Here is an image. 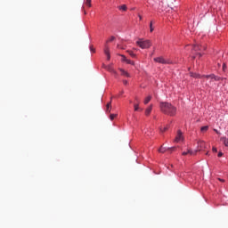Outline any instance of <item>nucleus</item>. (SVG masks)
<instances>
[{
    "mask_svg": "<svg viewBox=\"0 0 228 228\" xmlns=\"http://www.w3.org/2000/svg\"><path fill=\"white\" fill-rule=\"evenodd\" d=\"M135 101L137 103H134V111H138V110H139L138 104L140 103V101L138 100V98H135Z\"/></svg>",
    "mask_w": 228,
    "mask_h": 228,
    "instance_id": "ddd939ff",
    "label": "nucleus"
},
{
    "mask_svg": "<svg viewBox=\"0 0 228 228\" xmlns=\"http://www.w3.org/2000/svg\"><path fill=\"white\" fill-rule=\"evenodd\" d=\"M124 85H127V80H123Z\"/></svg>",
    "mask_w": 228,
    "mask_h": 228,
    "instance_id": "f704fd0d",
    "label": "nucleus"
},
{
    "mask_svg": "<svg viewBox=\"0 0 228 228\" xmlns=\"http://www.w3.org/2000/svg\"><path fill=\"white\" fill-rule=\"evenodd\" d=\"M104 53L106 54L108 61L111 60V55L110 54V47H108V45H105Z\"/></svg>",
    "mask_w": 228,
    "mask_h": 228,
    "instance_id": "6e6552de",
    "label": "nucleus"
},
{
    "mask_svg": "<svg viewBox=\"0 0 228 228\" xmlns=\"http://www.w3.org/2000/svg\"><path fill=\"white\" fill-rule=\"evenodd\" d=\"M126 63H127L128 65H134V61L128 60V59H126Z\"/></svg>",
    "mask_w": 228,
    "mask_h": 228,
    "instance_id": "393cba45",
    "label": "nucleus"
},
{
    "mask_svg": "<svg viewBox=\"0 0 228 228\" xmlns=\"http://www.w3.org/2000/svg\"><path fill=\"white\" fill-rule=\"evenodd\" d=\"M198 147L202 151V149H206V142L204 141L198 142Z\"/></svg>",
    "mask_w": 228,
    "mask_h": 228,
    "instance_id": "9d476101",
    "label": "nucleus"
},
{
    "mask_svg": "<svg viewBox=\"0 0 228 228\" xmlns=\"http://www.w3.org/2000/svg\"><path fill=\"white\" fill-rule=\"evenodd\" d=\"M90 51L91 53H95V48H94V45H90Z\"/></svg>",
    "mask_w": 228,
    "mask_h": 228,
    "instance_id": "c85d7f7f",
    "label": "nucleus"
},
{
    "mask_svg": "<svg viewBox=\"0 0 228 228\" xmlns=\"http://www.w3.org/2000/svg\"><path fill=\"white\" fill-rule=\"evenodd\" d=\"M192 59L195 60V56H192Z\"/></svg>",
    "mask_w": 228,
    "mask_h": 228,
    "instance_id": "4c0bfd02",
    "label": "nucleus"
},
{
    "mask_svg": "<svg viewBox=\"0 0 228 228\" xmlns=\"http://www.w3.org/2000/svg\"><path fill=\"white\" fill-rule=\"evenodd\" d=\"M151 99H152V96L149 95L144 99V104H149L151 102Z\"/></svg>",
    "mask_w": 228,
    "mask_h": 228,
    "instance_id": "2eb2a0df",
    "label": "nucleus"
},
{
    "mask_svg": "<svg viewBox=\"0 0 228 228\" xmlns=\"http://www.w3.org/2000/svg\"><path fill=\"white\" fill-rule=\"evenodd\" d=\"M160 111L165 115H169V117H175L177 113V108L172 105V103H168L167 102H161L159 103Z\"/></svg>",
    "mask_w": 228,
    "mask_h": 228,
    "instance_id": "f257e3e1",
    "label": "nucleus"
},
{
    "mask_svg": "<svg viewBox=\"0 0 228 228\" xmlns=\"http://www.w3.org/2000/svg\"><path fill=\"white\" fill-rule=\"evenodd\" d=\"M138 17H139V20H142V15L139 14Z\"/></svg>",
    "mask_w": 228,
    "mask_h": 228,
    "instance_id": "c9c22d12",
    "label": "nucleus"
},
{
    "mask_svg": "<svg viewBox=\"0 0 228 228\" xmlns=\"http://www.w3.org/2000/svg\"><path fill=\"white\" fill-rule=\"evenodd\" d=\"M86 6H88V8L92 7V0H86L85 1Z\"/></svg>",
    "mask_w": 228,
    "mask_h": 228,
    "instance_id": "dca6fc26",
    "label": "nucleus"
},
{
    "mask_svg": "<svg viewBox=\"0 0 228 228\" xmlns=\"http://www.w3.org/2000/svg\"><path fill=\"white\" fill-rule=\"evenodd\" d=\"M175 147H171L167 149V151H175Z\"/></svg>",
    "mask_w": 228,
    "mask_h": 228,
    "instance_id": "473e14b6",
    "label": "nucleus"
},
{
    "mask_svg": "<svg viewBox=\"0 0 228 228\" xmlns=\"http://www.w3.org/2000/svg\"><path fill=\"white\" fill-rule=\"evenodd\" d=\"M222 156H224V153H223L222 151H220V152L218 153V158H222Z\"/></svg>",
    "mask_w": 228,
    "mask_h": 228,
    "instance_id": "2f4dec72",
    "label": "nucleus"
},
{
    "mask_svg": "<svg viewBox=\"0 0 228 228\" xmlns=\"http://www.w3.org/2000/svg\"><path fill=\"white\" fill-rule=\"evenodd\" d=\"M118 9L121 10L122 12H126L127 10V5L123 4V5L119 6Z\"/></svg>",
    "mask_w": 228,
    "mask_h": 228,
    "instance_id": "f3484780",
    "label": "nucleus"
},
{
    "mask_svg": "<svg viewBox=\"0 0 228 228\" xmlns=\"http://www.w3.org/2000/svg\"><path fill=\"white\" fill-rule=\"evenodd\" d=\"M163 1H160L159 4V10H161V12H163Z\"/></svg>",
    "mask_w": 228,
    "mask_h": 228,
    "instance_id": "b1692460",
    "label": "nucleus"
},
{
    "mask_svg": "<svg viewBox=\"0 0 228 228\" xmlns=\"http://www.w3.org/2000/svg\"><path fill=\"white\" fill-rule=\"evenodd\" d=\"M215 133H216V134H220V132L216 129H214Z\"/></svg>",
    "mask_w": 228,
    "mask_h": 228,
    "instance_id": "72a5a7b5",
    "label": "nucleus"
},
{
    "mask_svg": "<svg viewBox=\"0 0 228 228\" xmlns=\"http://www.w3.org/2000/svg\"><path fill=\"white\" fill-rule=\"evenodd\" d=\"M209 129L208 126H201L200 131L202 133H206Z\"/></svg>",
    "mask_w": 228,
    "mask_h": 228,
    "instance_id": "a211bd4d",
    "label": "nucleus"
},
{
    "mask_svg": "<svg viewBox=\"0 0 228 228\" xmlns=\"http://www.w3.org/2000/svg\"><path fill=\"white\" fill-rule=\"evenodd\" d=\"M183 132H181V130L177 131V135L175 139V142H176V143H179V142H183Z\"/></svg>",
    "mask_w": 228,
    "mask_h": 228,
    "instance_id": "423d86ee",
    "label": "nucleus"
},
{
    "mask_svg": "<svg viewBox=\"0 0 228 228\" xmlns=\"http://www.w3.org/2000/svg\"><path fill=\"white\" fill-rule=\"evenodd\" d=\"M188 154L191 156H195V154H197V151H193L191 150H188L187 151L183 152V156H188Z\"/></svg>",
    "mask_w": 228,
    "mask_h": 228,
    "instance_id": "1a4fd4ad",
    "label": "nucleus"
},
{
    "mask_svg": "<svg viewBox=\"0 0 228 228\" xmlns=\"http://www.w3.org/2000/svg\"><path fill=\"white\" fill-rule=\"evenodd\" d=\"M103 69H106L109 72H111L112 74L117 75V71L113 69V66L111 64L106 66L103 64Z\"/></svg>",
    "mask_w": 228,
    "mask_h": 228,
    "instance_id": "0eeeda50",
    "label": "nucleus"
},
{
    "mask_svg": "<svg viewBox=\"0 0 228 228\" xmlns=\"http://www.w3.org/2000/svg\"><path fill=\"white\" fill-rule=\"evenodd\" d=\"M127 53L130 56H132V58H136V54H134V53H133V51H127Z\"/></svg>",
    "mask_w": 228,
    "mask_h": 228,
    "instance_id": "5701e85b",
    "label": "nucleus"
},
{
    "mask_svg": "<svg viewBox=\"0 0 228 228\" xmlns=\"http://www.w3.org/2000/svg\"><path fill=\"white\" fill-rule=\"evenodd\" d=\"M113 40H115V37L112 36L107 42H113Z\"/></svg>",
    "mask_w": 228,
    "mask_h": 228,
    "instance_id": "c756f323",
    "label": "nucleus"
},
{
    "mask_svg": "<svg viewBox=\"0 0 228 228\" xmlns=\"http://www.w3.org/2000/svg\"><path fill=\"white\" fill-rule=\"evenodd\" d=\"M136 45L141 47V49H149L151 45H152V43L151 40H143V39H139L136 42Z\"/></svg>",
    "mask_w": 228,
    "mask_h": 228,
    "instance_id": "f03ea898",
    "label": "nucleus"
},
{
    "mask_svg": "<svg viewBox=\"0 0 228 228\" xmlns=\"http://www.w3.org/2000/svg\"><path fill=\"white\" fill-rule=\"evenodd\" d=\"M212 151H213V152H218V150L216 149V147H213Z\"/></svg>",
    "mask_w": 228,
    "mask_h": 228,
    "instance_id": "7c9ffc66",
    "label": "nucleus"
},
{
    "mask_svg": "<svg viewBox=\"0 0 228 228\" xmlns=\"http://www.w3.org/2000/svg\"><path fill=\"white\" fill-rule=\"evenodd\" d=\"M154 61H156L157 63H162V65H168V64H170V61L165 60L163 57L154 58Z\"/></svg>",
    "mask_w": 228,
    "mask_h": 228,
    "instance_id": "20e7f679",
    "label": "nucleus"
},
{
    "mask_svg": "<svg viewBox=\"0 0 228 228\" xmlns=\"http://www.w3.org/2000/svg\"><path fill=\"white\" fill-rule=\"evenodd\" d=\"M150 31L152 33L154 31V28L152 27V21L150 23Z\"/></svg>",
    "mask_w": 228,
    "mask_h": 228,
    "instance_id": "a878e982",
    "label": "nucleus"
},
{
    "mask_svg": "<svg viewBox=\"0 0 228 228\" xmlns=\"http://www.w3.org/2000/svg\"><path fill=\"white\" fill-rule=\"evenodd\" d=\"M159 131H160V133H165V131H168V126H165L164 128L160 127Z\"/></svg>",
    "mask_w": 228,
    "mask_h": 228,
    "instance_id": "4be33fe9",
    "label": "nucleus"
},
{
    "mask_svg": "<svg viewBox=\"0 0 228 228\" xmlns=\"http://www.w3.org/2000/svg\"><path fill=\"white\" fill-rule=\"evenodd\" d=\"M107 111H109V113L111 111V102H110L107 104Z\"/></svg>",
    "mask_w": 228,
    "mask_h": 228,
    "instance_id": "412c9836",
    "label": "nucleus"
},
{
    "mask_svg": "<svg viewBox=\"0 0 228 228\" xmlns=\"http://www.w3.org/2000/svg\"><path fill=\"white\" fill-rule=\"evenodd\" d=\"M203 77H207V79H211L212 81H220L221 77L218 76H215L214 74L212 75H206L203 76Z\"/></svg>",
    "mask_w": 228,
    "mask_h": 228,
    "instance_id": "39448f33",
    "label": "nucleus"
},
{
    "mask_svg": "<svg viewBox=\"0 0 228 228\" xmlns=\"http://www.w3.org/2000/svg\"><path fill=\"white\" fill-rule=\"evenodd\" d=\"M152 111V105H150L146 110H145V115L146 117H149Z\"/></svg>",
    "mask_w": 228,
    "mask_h": 228,
    "instance_id": "9b49d317",
    "label": "nucleus"
},
{
    "mask_svg": "<svg viewBox=\"0 0 228 228\" xmlns=\"http://www.w3.org/2000/svg\"><path fill=\"white\" fill-rule=\"evenodd\" d=\"M121 56V61H127V58L126 57V55H120Z\"/></svg>",
    "mask_w": 228,
    "mask_h": 228,
    "instance_id": "bb28decb",
    "label": "nucleus"
},
{
    "mask_svg": "<svg viewBox=\"0 0 228 228\" xmlns=\"http://www.w3.org/2000/svg\"><path fill=\"white\" fill-rule=\"evenodd\" d=\"M115 117H117V114H110V120H114Z\"/></svg>",
    "mask_w": 228,
    "mask_h": 228,
    "instance_id": "cd10ccee",
    "label": "nucleus"
},
{
    "mask_svg": "<svg viewBox=\"0 0 228 228\" xmlns=\"http://www.w3.org/2000/svg\"><path fill=\"white\" fill-rule=\"evenodd\" d=\"M192 51H194L199 55V57L201 58L202 53H199V51H206V47H202V45H194L192 47Z\"/></svg>",
    "mask_w": 228,
    "mask_h": 228,
    "instance_id": "7ed1b4c3",
    "label": "nucleus"
},
{
    "mask_svg": "<svg viewBox=\"0 0 228 228\" xmlns=\"http://www.w3.org/2000/svg\"><path fill=\"white\" fill-rule=\"evenodd\" d=\"M224 145H225V147H228V138L227 137H222L221 138Z\"/></svg>",
    "mask_w": 228,
    "mask_h": 228,
    "instance_id": "4468645a",
    "label": "nucleus"
},
{
    "mask_svg": "<svg viewBox=\"0 0 228 228\" xmlns=\"http://www.w3.org/2000/svg\"><path fill=\"white\" fill-rule=\"evenodd\" d=\"M190 75H191V77H200V75L197 73L191 72Z\"/></svg>",
    "mask_w": 228,
    "mask_h": 228,
    "instance_id": "6ab92c4d",
    "label": "nucleus"
},
{
    "mask_svg": "<svg viewBox=\"0 0 228 228\" xmlns=\"http://www.w3.org/2000/svg\"><path fill=\"white\" fill-rule=\"evenodd\" d=\"M159 152H161L162 154H163L164 152H167V148L161 146V147L159 148Z\"/></svg>",
    "mask_w": 228,
    "mask_h": 228,
    "instance_id": "aec40b11",
    "label": "nucleus"
},
{
    "mask_svg": "<svg viewBox=\"0 0 228 228\" xmlns=\"http://www.w3.org/2000/svg\"><path fill=\"white\" fill-rule=\"evenodd\" d=\"M119 70L121 72V76H125L126 77H131L129 73L127 71H126L125 69H120Z\"/></svg>",
    "mask_w": 228,
    "mask_h": 228,
    "instance_id": "f8f14e48",
    "label": "nucleus"
},
{
    "mask_svg": "<svg viewBox=\"0 0 228 228\" xmlns=\"http://www.w3.org/2000/svg\"><path fill=\"white\" fill-rule=\"evenodd\" d=\"M219 181H221V183H224V180H223V179H219Z\"/></svg>",
    "mask_w": 228,
    "mask_h": 228,
    "instance_id": "e433bc0d",
    "label": "nucleus"
}]
</instances>
